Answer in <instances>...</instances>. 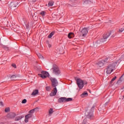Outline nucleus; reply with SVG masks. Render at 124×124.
Masks as SVG:
<instances>
[{
    "instance_id": "nucleus-1",
    "label": "nucleus",
    "mask_w": 124,
    "mask_h": 124,
    "mask_svg": "<svg viewBox=\"0 0 124 124\" xmlns=\"http://www.w3.org/2000/svg\"><path fill=\"white\" fill-rule=\"evenodd\" d=\"M121 62V59H119L116 62H115L112 64L109 65L107 69V74H111L113 70L115 69L116 66H117V65H118V64H119Z\"/></svg>"
},
{
    "instance_id": "nucleus-2",
    "label": "nucleus",
    "mask_w": 124,
    "mask_h": 124,
    "mask_svg": "<svg viewBox=\"0 0 124 124\" xmlns=\"http://www.w3.org/2000/svg\"><path fill=\"white\" fill-rule=\"evenodd\" d=\"M111 34H112V37H115V35H116V32L111 31L110 33L108 32L106 34H104L103 36V38H102L100 41H97L96 43L97 44H99V43H100V42H101V43H102L103 42H105V41H106V40H107V39L108 38V37L109 36H110V35H111Z\"/></svg>"
},
{
    "instance_id": "nucleus-3",
    "label": "nucleus",
    "mask_w": 124,
    "mask_h": 124,
    "mask_svg": "<svg viewBox=\"0 0 124 124\" xmlns=\"http://www.w3.org/2000/svg\"><path fill=\"white\" fill-rule=\"evenodd\" d=\"M76 80L77 81V84L79 89V90H82L83 89V87H84V85H87L88 84V82L86 81H83L82 79L80 78H78Z\"/></svg>"
},
{
    "instance_id": "nucleus-4",
    "label": "nucleus",
    "mask_w": 124,
    "mask_h": 124,
    "mask_svg": "<svg viewBox=\"0 0 124 124\" xmlns=\"http://www.w3.org/2000/svg\"><path fill=\"white\" fill-rule=\"evenodd\" d=\"M51 70H52L53 74H55V75H59V74H61L60 68H59V67H58L57 65H54L52 68L51 69Z\"/></svg>"
},
{
    "instance_id": "nucleus-5",
    "label": "nucleus",
    "mask_w": 124,
    "mask_h": 124,
    "mask_svg": "<svg viewBox=\"0 0 124 124\" xmlns=\"http://www.w3.org/2000/svg\"><path fill=\"white\" fill-rule=\"evenodd\" d=\"M69 101H72V98H66V97H61L58 99V102L62 103L63 102H68Z\"/></svg>"
},
{
    "instance_id": "nucleus-6",
    "label": "nucleus",
    "mask_w": 124,
    "mask_h": 124,
    "mask_svg": "<svg viewBox=\"0 0 124 124\" xmlns=\"http://www.w3.org/2000/svg\"><path fill=\"white\" fill-rule=\"evenodd\" d=\"M88 32H89V30L88 28H83L81 31L80 37H86L87 35L88 34Z\"/></svg>"
},
{
    "instance_id": "nucleus-7",
    "label": "nucleus",
    "mask_w": 124,
    "mask_h": 124,
    "mask_svg": "<svg viewBox=\"0 0 124 124\" xmlns=\"http://www.w3.org/2000/svg\"><path fill=\"white\" fill-rule=\"evenodd\" d=\"M41 74H39L38 75L42 78L43 79H45V78H47L48 76H49V73L47 72H45L44 71H42Z\"/></svg>"
},
{
    "instance_id": "nucleus-8",
    "label": "nucleus",
    "mask_w": 124,
    "mask_h": 124,
    "mask_svg": "<svg viewBox=\"0 0 124 124\" xmlns=\"http://www.w3.org/2000/svg\"><path fill=\"white\" fill-rule=\"evenodd\" d=\"M85 115L89 119H93V112H91V111L90 110H87L85 112Z\"/></svg>"
},
{
    "instance_id": "nucleus-9",
    "label": "nucleus",
    "mask_w": 124,
    "mask_h": 124,
    "mask_svg": "<svg viewBox=\"0 0 124 124\" xmlns=\"http://www.w3.org/2000/svg\"><path fill=\"white\" fill-rule=\"evenodd\" d=\"M50 80L52 82V86L53 87H57L58 86V81H57V79L54 78H51Z\"/></svg>"
},
{
    "instance_id": "nucleus-10",
    "label": "nucleus",
    "mask_w": 124,
    "mask_h": 124,
    "mask_svg": "<svg viewBox=\"0 0 124 124\" xmlns=\"http://www.w3.org/2000/svg\"><path fill=\"white\" fill-rule=\"evenodd\" d=\"M16 117V114L14 112H11L7 115L8 119H13Z\"/></svg>"
},
{
    "instance_id": "nucleus-11",
    "label": "nucleus",
    "mask_w": 124,
    "mask_h": 124,
    "mask_svg": "<svg viewBox=\"0 0 124 124\" xmlns=\"http://www.w3.org/2000/svg\"><path fill=\"white\" fill-rule=\"evenodd\" d=\"M32 117V114L29 113L25 116V123H28L29 122V119H31Z\"/></svg>"
},
{
    "instance_id": "nucleus-12",
    "label": "nucleus",
    "mask_w": 124,
    "mask_h": 124,
    "mask_svg": "<svg viewBox=\"0 0 124 124\" xmlns=\"http://www.w3.org/2000/svg\"><path fill=\"white\" fill-rule=\"evenodd\" d=\"M17 6H18V2H12L10 4V7H11V8H14V7H17Z\"/></svg>"
},
{
    "instance_id": "nucleus-13",
    "label": "nucleus",
    "mask_w": 124,
    "mask_h": 124,
    "mask_svg": "<svg viewBox=\"0 0 124 124\" xmlns=\"http://www.w3.org/2000/svg\"><path fill=\"white\" fill-rule=\"evenodd\" d=\"M57 94V88H54L52 92L50 94V96H55L56 94Z\"/></svg>"
},
{
    "instance_id": "nucleus-14",
    "label": "nucleus",
    "mask_w": 124,
    "mask_h": 124,
    "mask_svg": "<svg viewBox=\"0 0 124 124\" xmlns=\"http://www.w3.org/2000/svg\"><path fill=\"white\" fill-rule=\"evenodd\" d=\"M104 64L105 63L103 60L102 61H99L97 63V66L98 67H101V66H103Z\"/></svg>"
},
{
    "instance_id": "nucleus-15",
    "label": "nucleus",
    "mask_w": 124,
    "mask_h": 124,
    "mask_svg": "<svg viewBox=\"0 0 124 124\" xmlns=\"http://www.w3.org/2000/svg\"><path fill=\"white\" fill-rule=\"evenodd\" d=\"M68 38H72L74 37V33H73V32L69 33L68 34Z\"/></svg>"
},
{
    "instance_id": "nucleus-16",
    "label": "nucleus",
    "mask_w": 124,
    "mask_h": 124,
    "mask_svg": "<svg viewBox=\"0 0 124 124\" xmlns=\"http://www.w3.org/2000/svg\"><path fill=\"white\" fill-rule=\"evenodd\" d=\"M39 93L38 90H35L33 91V92L31 93V95H36Z\"/></svg>"
},
{
    "instance_id": "nucleus-17",
    "label": "nucleus",
    "mask_w": 124,
    "mask_h": 124,
    "mask_svg": "<svg viewBox=\"0 0 124 124\" xmlns=\"http://www.w3.org/2000/svg\"><path fill=\"white\" fill-rule=\"evenodd\" d=\"M92 1L91 0H84L83 4H88V3H91Z\"/></svg>"
},
{
    "instance_id": "nucleus-18",
    "label": "nucleus",
    "mask_w": 124,
    "mask_h": 124,
    "mask_svg": "<svg viewBox=\"0 0 124 124\" xmlns=\"http://www.w3.org/2000/svg\"><path fill=\"white\" fill-rule=\"evenodd\" d=\"M88 96V93L87 92H84L81 95V97H86Z\"/></svg>"
},
{
    "instance_id": "nucleus-19",
    "label": "nucleus",
    "mask_w": 124,
    "mask_h": 124,
    "mask_svg": "<svg viewBox=\"0 0 124 124\" xmlns=\"http://www.w3.org/2000/svg\"><path fill=\"white\" fill-rule=\"evenodd\" d=\"M53 5H54V1H49L48 4V7H50V6H53Z\"/></svg>"
},
{
    "instance_id": "nucleus-20",
    "label": "nucleus",
    "mask_w": 124,
    "mask_h": 124,
    "mask_svg": "<svg viewBox=\"0 0 124 124\" xmlns=\"http://www.w3.org/2000/svg\"><path fill=\"white\" fill-rule=\"evenodd\" d=\"M109 57H108V58H106L104 60H102L103 62L105 64L106 62H109V60H110Z\"/></svg>"
},
{
    "instance_id": "nucleus-21",
    "label": "nucleus",
    "mask_w": 124,
    "mask_h": 124,
    "mask_svg": "<svg viewBox=\"0 0 124 124\" xmlns=\"http://www.w3.org/2000/svg\"><path fill=\"white\" fill-rule=\"evenodd\" d=\"M37 110H38V108H34L33 109H31L30 111V113H34V111H37Z\"/></svg>"
},
{
    "instance_id": "nucleus-22",
    "label": "nucleus",
    "mask_w": 124,
    "mask_h": 124,
    "mask_svg": "<svg viewBox=\"0 0 124 124\" xmlns=\"http://www.w3.org/2000/svg\"><path fill=\"white\" fill-rule=\"evenodd\" d=\"M55 34L54 32H51L48 36V38H51V37Z\"/></svg>"
},
{
    "instance_id": "nucleus-23",
    "label": "nucleus",
    "mask_w": 124,
    "mask_h": 124,
    "mask_svg": "<svg viewBox=\"0 0 124 124\" xmlns=\"http://www.w3.org/2000/svg\"><path fill=\"white\" fill-rule=\"evenodd\" d=\"M23 118V117L22 116H18L15 119V121H20V120H21Z\"/></svg>"
},
{
    "instance_id": "nucleus-24",
    "label": "nucleus",
    "mask_w": 124,
    "mask_h": 124,
    "mask_svg": "<svg viewBox=\"0 0 124 124\" xmlns=\"http://www.w3.org/2000/svg\"><path fill=\"white\" fill-rule=\"evenodd\" d=\"M37 56L39 59H41L42 60H43V56L40 54V53H38Z\"/></svg>"
},
{
    "instance_id": "nucleus-25",
    "label": "nucleus",
    "mask_w": 124,
    "mask_h": 124,
    "mask_svg": "<svg viewBox=\"0 0 124 124\" xmlns=\"http://www.w3.org/2000/svg\"><path fill=\"white\" fill-rule=\"evenodd\" d=\"M40 15L44 16L46 15V12L45 11H42L40 13Z\"/></svg>"
},
{
    "instance_id": "nucleus-26",
    "label": "nucleus",
    "mask_w": 124,
    "mask_h": 124,
    "mask_svg": "<svg viewBox=\"0 0 124 124\" xmlns=\"http://www.w3.org/2000/svg\"><path fill=\"white\" fill-rule=\"evenodd\" d=\"M11 79L12 80H15V79H16V76H15V75L12 76L11 77Z\"/></svg>"
},
{
    "instance_id": "nucleus-27",
    "label": "nucleus",
    "mask_w": 124,
    "mask_h": 124,
    "mask_svg": "<svg viewBox=\"0 0 124 124\" xmlns=\"http://www.w3.org/2000/svg\"><path fill=\"white\" fill-rule=\"evenodd\" d=\"M10 110V108H6L5 109V112H6V113H7V112H9Z\"/></svg>"
},
{
    "instance_id": "nucleus-28",
    "label": "nucleus",
    "mask_w": 124,
    "mask_h": 124,
    "mask_svg": "<svg viewBox=\"0 0 124 124\" xmlns=\"http://www.w3.org/2000/svg\"><path fill=\"white\" fill-rule=\"evenodd\" d=\"M54 113V111H53V108H50L49 110V114H53Z\"/></svg>"
},
{
    "instance_id": "nucleus-29",
    "label": "nucleus",
    "mask_w": 124,
    "mask_h": 124,
    "mask_svg": "<svg viewBox=\"0 0 124 124\" xmlns=\"http://www.w3.org/2000/svg\"><path fill=\"white\" fill-rule=\"evenodd\" d=\"M116 79H117V77H114V78H113L110 81V83H113V82H114V80H116Z\"/></svg>"
},
{
    "instance_id": "nucleus-30",
    "label": "nucleus",
    "mask_w": 124,
    "mask_h": 124,
    "mask_svg": "<svg viewBox=\"0 0 124 124\" xmlns=\"http://www.w3.org/2000/svg\"><path fill=\"white\" fill-rule=\"evenodd\" d=\"M46 90L47 92H49V91H51V87L47 86L46 87Z\"/></svg>"
},
{
    "instance_id": "nucleus-31",
    "label": "nucleus",
    "mask_w": 124,
    "mask_h": 124,
    "mask_svg": "<svg viewBox=\"0 0 124 124\" xmlns=\"http://www.w3.org/2000/svg\"><path fill=\"white\" fill-rule=\"evenodd\" d=\"M23 104H25V103H27V99H24L22 100V102H21Z\"/></svg>"
},
{
    "instance_id": "nucleus-32",
    "label": "nucleus",
    "mask_w": 124,
    "mask_h": 124,
    "mask_svg": "<svg viewBox=\"0 0 124 124\" xmlns=\"http://www.w3.org/2000/svg\"><path fill=\"white\" fill-rule=\"evenodd\" d=\"M124 31V28H121L120 29H119V32H123Z\"/></svg>"
},
{
    "instance_id": "nucleus-33",
    "label": "nucleus",
    "mask_w": 124,
    "mask_h": 124,
    "mask_svg": "<svg viewBox=\"0 0 124 124\" xmlns=\"http://www.w3.org/2000/svg\"><path fill=\"white\" fill-rule=\"evenodd\" d=\"M12 66H13V67H14V68H16V64H12Z\"/></svg>"
},
{
    "instance_id": "nucleus-34",
    "label": "nucleus",
    "mask_w": 124,
    "mask_h": 124,
    "mask_svg": "<svg viewBox=\"0 0 124 124\" xmlns=\"http://www.w3.org/2000/svg\"><path fill=\"white\" fill-rule=\"evenodd\" d=\"M0 106H3V103L2 102H0Z\"/></svg>"
},
{
    "instance_id": "nucleus-35",
    "label": "nucleus",
    "mask_w": 124,
    "mask_h": 124,
    "mask_svg": "<svg viewBox=\"0 0 124 124\" xmlns=\"http://www.w3.org/2000/svg\"><path fill=\"white\" fill-rule=\"evenodd\" d=\"M48 47H49V48H50V47H51V46H52V45H50V44H48Z\"/></svg>"
},
{
    "instance_id": "nucleus-36",
    "label": "nucleus",
    "mask_w": 124,
    "mask_h": 124,
    "mask_svg": "<svg viewBox=\"0 0 124 124\" xmlns=\"http://www.w3.org/2000/svg\"><path fill=\"white\" fill-rule=\"evenodd\" d=\"M33 2H35V1H36V0H33Z\"/></svg>"
},
{
    "instance_id": "nucleus-37",
    "label": "nucleus",
    "mask_w": 124,
    "mask_h": 124,
    "mask_svg": "<svg viewBox=\"0 0 124 124\" xmlns=\"http://www.w3.org/2000/svg\"><path fill=\"white\" fill-rule=\"evenodd\" d=\"M122 99H124V95L123 96Z\"/></svg>"
},
{
    "instance_id": "nucleus-38",
    "label": "nucleus",
    "mask_w": 124,
    "mask_h": 124,
    "mask_svg": "<svg viewBox=\"0 0 124 124\" xmlns=\"http://www.w3.org/2000/svg\"><path fill=\"white\" fill-rule=\"evenodd\" d=\"M0 124H4L3 122L0 123Z\"/></svg>"
}]
</instances>
